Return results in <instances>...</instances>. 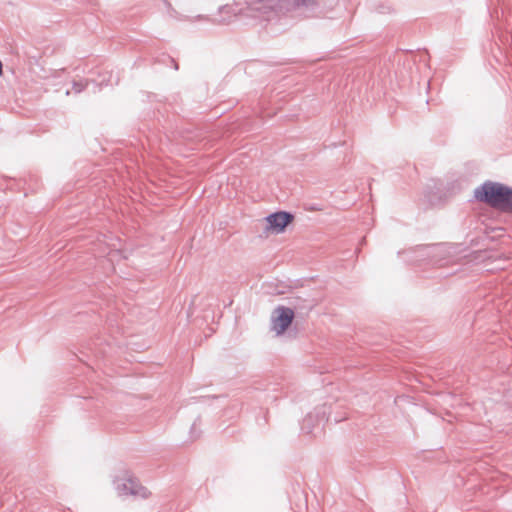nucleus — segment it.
<instances>
[{
    "instance_id": "1",
    "label": "nucleus",
    "mask_w": 512,
    "mask_h": 512,
    "mask_svg": "<svg viewBox=\"0 0 512 512\" xmlns=\"http://www.w3.org/2000/svg\"><path fill=\"white\" fill-rule=\"evenodd\" d=\"M473 197L504 213H512V187L503 183L487 180L475 188Z\"/></svg>"
},
{
    "instance_id": "2",
    "label": "nucleus",
    "mask_w": 512,
    "mask_h": 512,
    "mask_svg": "<svg viewBox=\"0 0 512 512\" xmlns=\"http://www.w3.org/2000/svg\"><path fill=\"white\" fill-rule=\"evenodd\" d=\"M291 307L278 306L271 317L272 326L271 329L276 332L277 335L283 334L295 317V313H303L312 309L311 301H303V304H298V299L290 302Z\"/></svg>"
},
{
    "instance_id": "3",
    "label": "nucleus",
    "mask_w": 512,
    "mask_h": 512,
    "mask_svg": "<svg viewBox=\"0 0 512 512\" xmlns=\"http://www.w3.org/2000/svg\"><path fill=\"white\" fill-rule=\"evenodd\" d=\"M113 484L119 496L130 495L145 499L149 495L147 488L141 485L139 481L128 472L125 473L123 478H116Z\"/></svg>"
},
{
    "instance_id": "4",
    "label": "nucleus",
    "mask_w": 512,
    "mask_h": 512,
    "mask_svg": "<svg viewBox=\"0 0 512 512\" xmlns=\"http://www.w3.org/2000/svg\"><path fill=\"white\" fill-rule=\"evenodd\" d=\"M452 249H454V247L450 245L438 244L433 246H420L418 251H420L423 256L431 258L434 264L444 266L449 263L448 257L452 254Z\"/></svg>"
},
{
    "instance_id": "5",
    "label": "nucleus",
    "mask_w": 512,
    "mask_h": 512,
    "mask_svg": "<svg viewBox=\"0 0 512 512\" xmlns=\"http://www.w3.org/2000/svg\"><path fill=\"white\" fill-rule=\"evenodd\" d=\"M330 407L326 404L315 408L313 413H309L302 422L301 430L310 434L313 432L316 426L324 425L325 422L329 421Z\"/></svg>"
},
{
    "instance_id": "6",
    "label": "nucleus",
    "mask_w": 512,
    "mask_h": 512,
    "mask_svg": "<svg viewBox=\"0 0 512 512\" xmlns=\"http://www.w3.org/2000/svg\"><path fill=\"white\" fill-rule=\"evenodd\" d=\"M267 229L275 233H282L293 222L294 215L288 211H277L265 217Z\"/></svg>"
},
{
    "instance_id": "7",
    "label": "nucleus",
    "mask_w": 512,
    "mask_h": 512,
    "mask_svg": "<svg viewBox=\"0 0 512 512\" xmlns=\"http://www.w3.org/2000/svg\"><path fill=\"white\" fill-rule=\"evenodd\" d=\"M107 73H104L103 75H100L102 79L100 81L92 80V79H80L75 80L72 83V90L75 94H79L83 92L86 88H88L90 85H93L94 89L93 92H96L100 90L103 86H109L114 85L118 83V78H116L115 81L112 80V73H109V76L107 77Z\"/></svg>"
},
{
    "instance_id": "8",
    "label": "nucleus",
    "mask_w": 512,
    "mask_h": 512,
    "mask_svg": "<svg viewBox=\"0 0 512 512\" xmlns=\"http://www.w3.org/2000/svg\"><path fill=\"white\" fill-rule=\"evenodd\" d=\"M292 8L304 17H312L318 9L317 0H292Z\"/></svg>"
},
{
    "instance_id": "9",
    "label": "nucleus",
    "mask_w": 512,
    "mask_h": 512,
    "mask_svg": "<svg viewBox=\"0 0 512 512\" xmlns=\"http://www.w3.org/2000/svg\"><path fill=\"white\" fill-rule=\"evenodd\" d=\"M190 433L192 437L197 438L199 437V433H196V423L194 422L190 428Z\"/></svg>"
},
{
    "instance_id": "10",
    "label": "nucleus",
    "mask_w": 512,
    "mask_h": 512,
    "mask_svg": "<svg viewBox=\"0 0 512 512\" xmlns=\"http://www.w3.org/2000/svg\"><path fill=\"white\" fill-rule=\"evenodd\" d=\"M3 73V64H2V61L0 60V76L2 75Z\"/></svg>"
},
{
    "instance_id": "11",
    "label": "nucleus",
    "mask_w": 512,
    "mask_h": 512,
    "mask_svg": "<svg viewBox=\"0 0 512 512\" xmlns=\"http://www.w3.org/2000/svg\"><path fill=\"white\" fill-rule=\"evenodd\" d=\"M342 419H338V418H334V422L337 423V422H340Z\"/></svg>"
},
{
    "instance_id": "12",
    "label": "nucleus",
    "mask_w": 512,
    "mask_h": 512,
    "mask_svg": "<svg viewBox=\"0 0 512 512\" xmlns=\"http://www.w3.org/2000/svg\"><path fill=\"white\" fill-rule=\"evenodd\" d=\"M171 10H172V13H170V16H173V13H176V11L173 10L172 8H171Z\"/></svg>"
},
{
    "instance_id": "13",
    "label": "nucleus",
    "mask_w": 512,
    "mask_h": 512,
    "mask_svg": "<svg viewBox=\"0 0 512 512\" xmlns=\"http://www.w3.org/2000/svg\"><path fill=\"white\" fill-rule=\"evenodd\" d=\"M171 10H172V13H170V16H173V13H176V11L173 10L172 8H171Z\"/></svg>"
},
{
    "instance_id": "14",
    "label": "nucleus",
    "mask_w": 512,
    "mask_h": 512,
    "mask_svg": "<svg viewBox=\"0 0 512 512\" xmlns=\"http://www.w3.org/2000/svg\"><path fill=\"white\" fill-rule=\"evenodd\" d=\"M70 93H71V91L67 90L65 94L68 96V95H70Z\"/></svg>"
}]
</instances>
